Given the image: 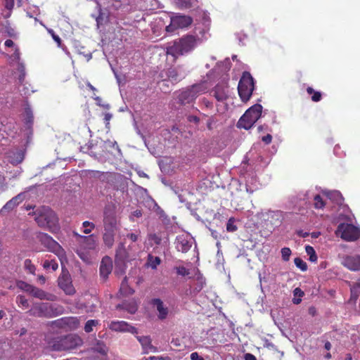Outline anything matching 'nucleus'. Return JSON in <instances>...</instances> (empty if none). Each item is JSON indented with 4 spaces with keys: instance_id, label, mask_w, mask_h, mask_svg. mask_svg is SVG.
Wrapping results in <instances>:
<instances>
[{
    "instance_id": "1",
    "label": "nucleus",
    "mask_w": 360,
    "mask_h": 360,
    "mask_svg": "<svg viewBox=\"0 0 360 360\" xmlns=\"http://www.w3.org/2000/svg\"><path fill=\"white\" fill-rule=\"evenodd\" d=\"M200 43L201 39L197 35L186 34L169 45L166 52L167 54L177 58L193 51Z\"/></svg>"
},
{
    "instance_id": "2",
    "label": "nucleus",
    "mask_w": 360,
    "mask_h": 360,
    "mask_svg": "<svg viewBox=\"0 0 360 360\" xmlns=\"http://www.w3.org/2000/svg\"><path fill=\"white\" fill-rule=\"evenodd\" d=\"M103 214L104 232L103 240L105 246L111 248L114 245L115 236L117 230L115 207L113 205L105 206Z\"/></svg>"
},
{
    "instance_id": "3",
    "label": "nucleus",
    "mask_w": 360,
    "mask_h": 360,
    "mask_svg": "<svg viewBox=\"0 0 360 360\" xmlns=\"http://www.w3.org/2000/svg\"><path fill=\"white\" fill-rule=\"evenodd\" d=\"M83 344L82 339L74 334L57 337L48 342V346L52 351L62 352L75 349Z\"/></svg>"
},
{
    "instance_id": "4",
    "label": "nucleus",
    "mask_w": 360,
    "mask_h": 360,
    "mask_svg": "<svg viewBox=\"0 0 360 360\" xmlns=\"http://www.w3.org/2000/svg\"><path fill=\"white\" fill-rule=\"evenodd\" d=\"M35 221L37 224L44 228L54 231L58 229V217L56 213L49 207H43L35 212Z\"/></svg>"
},
{
    "instance_id": "5",
    "label": "nucleus",
    "mask_w": 360,
    "mask_h": 360,
    "mask_svg": "<svg viewBox=\"0 0 360 360\" xmlns=\"http://www.w3.org/2000/svg\"><path fill=\"white\" fill-rule=\"evenodd\" d=\"M262 112V106L260 104L252 105L247 110L244 115L239 119L238 127L245 129H250L259 119Z\"/></svg>"
},
{
    "instance_id": "6",
    "label": "nucleus",
    "mask_w": 360,
    "mask_h": 360,
    "mask_svg": "<svg viewBox=\"0 0 360 360\" xmlns=\"http://www.w3.org/2000/svg\"><path fill=\"white\" fill-rule=\"evenodd\" d=\"M255 89L254 79L249 72H244L238 86V95L243 102L250 100Z\"/></svg>"
},
{
    "instance_id": "7",
    "label": "nucleus",
    "mask_w": 360,
    "mask_h": 360,
    "mask_svg": "<svg viewBox=\"0 0 360 360\" xmlns=\"http://www.w3.org/2000/svg\"><path fill=\"white\" fill-rule=\"evenodd\" d=\"M193 18L181 13H175L170 17V23L165 27L167 32L173 33L179 29H187L193 23Z\"/></svg>"
},
{
    "instance_id": "8",
    "label": "nucleus",
    "mask_w": 360,
    "mask_h": 360,
    "mask_svg": "<svg viewBox=\"0 0 360 360\" xmlns=\"http://www.w3.org/2000/svg\"><path fill=\"white\" fill-rule=\"evenodd\" d=\"M207 90L203 84H195L191 87L182 91L178 96L179 101L181 104L185 105L192 103L195 98Z\"/></svg>"
},
{
    "instance_id": "9",
    "label": "nucleus",
    "mask_w": 360,
    "mask_h": 360,
    "mask_svg": "<svg viewBox=\"0 0 360 360\" xmlns=\"http://www.w3.org/2000/svg\"><path fill=\"white\" fill-rule=\"evenodd\" d=\"M335 234L345 241H356L360 238V228L351 224L341 223L338 225Z\"/></svg>"
},
{
    "instance_id": "10",
    "label": "nucleus",
    "mask_w": 360,
    "mask_h": 360,
    "mask_svg": "<svg viewBox=\"0 0 360 360\" xmlns=\"http://www.w3.org/2000/svg\"><path fill=\"white\" fill-rule=\"evenodd\" d=\"M28 313L36 317L51 318L55 315L53 306L45 302L34 305Z\"/></svg>"
},
{
    "instance_id": "11",
    "label": "nucleus",
    "mask_w": 360,
    "mask_h": 360,
    "mask_svg": "<svg viewBox=\"0 0 360 360\" xmlns=\"http://www.w3.org/2000/svg\"><path fill=\"white\" fill-rule=\"evenodd\" d=\"M58 285L68 295H72L75 293L70 274L67 270H62V273L58 278Z\"/></svg>"
},
{
    "instance_id": "12",
    "label": "nucleus",
    "mask_w": 360,
    "mask_h": 360,
    "mask_svg": "<svg viewBox=\"0 0 360 360\" xmlns=\"http://www.w3.org/2000/svg\"><path fill=\"white\" fill-rule=\"evenodd\" d=\"M39 241L50 252H58L61 250V246L51 236L45 233H39L37 236Z\"/></svg>"
},
{
    "instance_id": "13",
    "label": "nucleus",
    "mask_w": 360,
    "mask_h": 360,
    "mask_svg": "<svg viewBox=\"0 0 360 360\" xmlns=\"http://www.w3.org/2000/svg\"><path fill=\"white\" fill-rule=\"evenodd\" d=\"M211 92L218 101H226L229 98V84L226 82L219 83L212 89Z\"/></svg>"
},
{
    "instance_id": "14",
    "label": "nucleus",
    "mask_w": 360,
    "mask_h": 360,
    "mask_svg": "<svg viewBox=\"0 0 360 360\" xmlns=\"http://www.w3.org/2000/svg\"><path fill=\"white\" fill-rule=\"evenodd\" d=\"M110 329L118 332H128L132 334L137 333V329L126 321H112L109 326Z\"/></svg>"
},
{
    "instance_id": "15",
    "label": "nucleus",
    "mask_w": 360,
    "mask_h": 360,
    "mask_svg": "<svg viewBox=\"0 0 360 360\" xmlns=\"http://www.w3.org/2000/svg\"><path fill=\"white\" fill-rule=\"evenodd\" d=\"M75 236L79 239V243L82 244L84 249L94 250L96 248V240L94 235L91 234L87 236H82L76 232H73Z\"/></svg>"
},
{
    "instance_id": "16",
    "label": "nucleus",
    "mask_w": 360,
    "mask_h": 360,
    "mask_svg": "<svg viewBox=\"0 0 360 360\" xmlns=\"http://www.w3.org/2000/svg\"><path fill=\"white\" fill-rule=\"evenodd\" d=\"M112 269V262L111 259L106 256L104 257L101 262L99 271H100V276L104 281H105L109 274L111 273Z\"/></svg>"
},
{
    "instance_id": "17",
    "label": "nucleus",
    "mask_w": 360,
    "mask_h": 360,
    "mask_svg": "<svg viewBox=\"0 0 360 360\" xmlns=\"http://www.w3.org/2000/svg\"><path fill=\"white\" fill-rule=\"evenodd\" d=\"M30 294L39 300H45L49 301H56L57 300V297L55 295L48 293L44 290L35 286H33Z\"/></svg>"
},
{
    "instance_id": "18",
    "label": "nucleus",
    "mask_w": 360,
    "mask_h": 360,
    "mask_svg": "<svg viewBox=\"0 0 360 360\" xmlns=\"http://www.w3.org/2000/svg\"><path fill=\"white\" fill-rule=\"evenodd\" d=\"M343 264L347 269L352 271L360 270V256H347L343 262Z\"/></svg>"
},
{
    "instance_id": "19",
    "label": "nucleus",
    "mask_w": 360,
    "mask_h": 360,
    "mask_svg": "<svg viewBox=\"0 0 360 360\" xmlns=\"http://www.w3.org/2000/svg\"><path fill=\"white\" fill-rule=\"evenodd\" d=\"M136 339L142 346L143 353L156 352L157 347L152 345L151 339L149 336H136Z\"/></svg>"
},
{
    "instance_id": "20",
    "label": "nucleus",
    "mask_w": 360,
    "mask_h": 360,
    "mask_svg": "<svg viewBox=\"0 0 360 360\" xmlns=\"http://www.w3.org/2000/svg\"><path fill=\"white\" fill-rule=\"evenodd\" d=\"M151 304L156 306L157 310L159 313L158 318L161 320L166 319L168 314L167 307H165L162 301L159 298L152 300Z\"/></svg>"
},
{
    "instance_id": "21",
    "label": "nucleus",
    "mask_w": 360,
    "mask_h": 360,
    "mask_svg": "<svg viewBox=\"0 0 360 360\" xmlns=\"http://www.w3.org/2000/svg\"><path fill=\"white\" fill-rule=\"evenodd\" d=\"M117 309H124L129 313L135 314L138 309V304L136 300H132L130 301H125L122 304H119L116 306Z\"/></svg>"
},
{
    "instance_id": "22",
    "label": "nucleus",
    "mask_w": 360,
    "mask_h": 360,
    "mask_svg": "<svg viewBox=\"0 0 360 360\" xmlns=\"http://www.w3.org/2000/svg\"><path fill=\"white\" fill-rule=\"evenodd\" d=\"M176 6L181 10H188L198 8V0H176Z\"/></svg>"
},
{
    "instance_id": "23",
    "label": "nucleus",
    "mask_w": 360,
    "mask_h": 360,
    "mask_svg": "<svg viewBox=\"0 0 360 360\" xmlns=\"http://www.w3.org/2000/svg\"><path fill=\"white\" fill-rule=\"evenodd\" d=\"M326 195L328 198L333 202L336 205H342L344 201V198L341 194V193L338 191H330L326 193Z\"/></svg>"
},
{
    "instance_id": "24",
    "label": "nucleus",
    "mask_w": 360,
    "mask_h": 360,
    "mask_svg": "<svg viewBox=\"0 0 360 360\" xmlns=\"http://www.w3.org/2000/svg\"><path fill=\"white\" fill-rule=\"evenodd\" d=\"M191 248V243L184 237H178L176 241V248L178 251L182 252H188Z\"/></svg>"
},
{
    "instance_id": "25",
    "label": "nucleus",
    "mask_w": 360,
    "mask_h": 360,
    "mask_svg": "<svg viewBox=\"0 0 360 360\" xmlns=\"http://www.w3.org/2000/svg\"><path fill=\"white\" fill-rule=\"evenodd\" d=\"M120 293L124 296L131 295L134 293V290L132 289L129 285L127 281V277L125 276L122 281L120 288Z\"/></svg>"
},
{
    "instance_id": "26",
    "label": "nucleus",
    "mask_w": 360,
    "mask_h": 360,
    "mask_svg": "<svg viewBox=\"0 0 360 360\" xmlns=\"http://www.w3.org/2000/svg\"><path fill=\"white\" fill-rule=\"evenodd\" d=\"M103 148L111 154L114 153L115 151L120 153V149L115 141L107 140L104 141Z\"/></svg>"
},
{
    "instance_id": "27",
    "label": "nucleus",
    "mask_w": 360,
    "mask_h": 360,
    "mask_svg": "<svg viewBox=\"0 0 360 360\" xmlns=\"http://www.w3.org/2000/svg\"><path fill=\"white\" fill-rule=\"evenodd\" d=\"M64 325L68 326L71 330L77 329L79 326V321L76 317H68L63 319Z\"/></svg>"
},
{
    "instance_id": "28",
    "label": "nucleus",
    "mask_w": 360,
    "mask_h": 360,
    "mask_svg": "<svg viewBox=\"0 0 360 360\" xmlns=\"http://www.w3.org/2000/svg\"><path fill=\"white\" fill-rule=\"evenodd\" d=\"M161 263V259L159 257H155L151 254L148 255L146 265L153 269H156L157 266Z\"/></svg>"
},
{
    "instance_id": "29",
    "label": "nucleus",
    "mask_w": 360,
    "mask_h": 360,
    "mask_svg": "<svg viewBox=\"0 0 360 360\" xmlns=\"http://www.w3.org/2000/svg\"><path fill=\"white\" fill-rule=\"evenodd\" d=\"M34 122V116L32 110L30 108L25 109V123L28 128H31Z\"/></svg>"
},
{
    "instance_id": "30",
    "label": "nucleus",
    "mask_w": 360,
    "mask_h": 360,
    "mask_svg": "<svg viewBox=\"0 0 360 360\" xmlns=\"http://www.w3.org/2000/svg\"><path fill=\"white\" fill-rule=\"evenodd\" d=\"M307 92L308 94L312 95L311 100L314 102H319L321 100V98H322L321 93L320 91H314V89L312 87L308 86L307 88Z\"/></svg>"
},
{
    "instance_id": "31",
    "label": "nucleus",
    "mask_w": 360,
    "mask_h": 360,
    "mask_svg": "<svg viewBox=\"0 0 360 360\" xmlns=\"http://www.w3.org/2000/svg\"><path fill=\"white\" fill-rule=\"evenodd\" d=\"M94 352H98L99 354L105 356L108 352V348L106 345L101 341H98L96 345L93 348Z\"/></svg>"
},
{
    "instance_id": "32",
    "label": "nucleus",
    "mask_w": 360,
    "mask_h": 360,
    "mask_svg": "<svg viewBox=\"0 0 360 360\" xmlns=\"http://www.w3.org/2000/svg\"><path fill=\"white\" fill-rule=\"evenodd\" d=\"M19 200H20V195H18L17 196L13 198L11 200L8 201L6 205L4 206V209H13L16 207L19 203Z\"/></svg>"
},
{
    "instance_id": "33",
    "label": "nucleus",
    "mask_w": 360,
    "mask_h": 360,
    "mask_svg": "<svg viewBox=\"0 0 360 360\" xmlns=\"http://www.w3.org/2000/svg\"><path fill=\"white\" fill-rule=\"evenodd\" d=\"M305 250L307 254L309 256V260L313 262H316L317 256L314 248L310 245H307Z\"/></svg>"
},
{
    "instance_id": "34",
    "label": "nucleus",
    "mask_w": 360,
    "mask_h": 360,
    "mask_svg": "<svg viewBox=\"0 0 360 360\" xmlns=\"http://www.w3.org/2000/svg\"><path fill=\"white\" fill-rule=\"evenodd\" d=\"M98 324V321L91 319L86 321L84 326V330L86 333H91L93 331V328Z\"/></svg>"
},
{
    "instance_id": "35",
    "label": "nucleus",
    "mask_w": 360,
    "mask_h": 360,
    "mask_svg": "<svg viewBox=\"0 0 360 360\" xmlns=\"http://www.w3.org/2000/svg\"><path fill=\"white\" fill-rule=\"evenodd\" d=\"M82 226L84 227L83 233L85 234L90 233L95 229V224L89 221H84Z\"/></svg>"
},
{
    "instance_id": "36",
    "label": "nucleus",
    "mask_w": 360,
    "mask_h": 360,
    "mask_svg": "<svg viewBox=\"0 0 360 360\" xmlns=\"http://www.w3.org/2000/svg\"><path fill=\"white\" fill-rule=\"evenodd\" d=\"M43 267L46 269L51 268L53 271H56L58 268V262L56 260H46L44 262Z\"/></svg>"
},
{
    "instance_id": "37",
    "label": "nucleus",
    "mask_w": 360,
    "mask_h": 360,
    "mask_svg": "<svg viewBox=\"0 0 360 360\" xmlns=\"http://www.w3.org/2000/svg\"><path fill=\"white\" fill-rule=\"evenodd\" d=\"M294 263L296 266L300 269L302 271H304L307 269V264L305 262H304L301 258L296 257L294 259Z\"/></svg>"
},
{
    "instance_id": "38",
    "label": "nucleus",
    "mask_w": 360,
    "mask_h": 360,
    "mask_svg": "<svg viewBox=\"0 0 360 360\" xmlns=\"http://www.w3.org/2000/svg\"><path fill=\"white\" fill-rule=\"evenodd\" d=\"M24 267L30 274H34L36 268H35V266L32 263V261L30 259H27L25 260Z\"/></svg>"
},
{
    "instance_id": "39",
    "label": "nucleus",
    "mask_w": 360,
    "mask_h": 360,
    "mask_svg": "<svg viewBox=\"0 0 360 360\" xmlns=\"http://www.w3.org/2000/svg\"><path fill=\"white\" fill-rule=\"evenodd\" d=\"M314 207L316 209H321L324 207L325 202H323L321 196L320 195H316L314 196Z\"/></svg>"
},
{
    "instance_id": "40",
    "label": "nucleus",
    "mask_w": 360,
    "mask_h": 360,
    "mask_svg": "<svg viewBox=\"0 0 360 360\" xmlns=\"http://www.w3.org/2000/svg\"><path fill=\"white\" fill-rule=\"evenodd\" d=\"M237 226L235 225V219L233 217L230 218L226 224V230L229 232H234L237 230Z\"/></svg>"
},
{
    "instance_id": "41",
    "label": "nucleus",
    "mask_w": 360,
    "mask_h": 360,
    "mask_svg": "<svg viewBox=\"0 0 360 360\" xmlns=\"http://www.w3.org/2000/svg\"><path fill=\"white\" fill-rule=\"evenodd\" d=\"M167 76L172 82H177L180 80L178 76V73L175 69L169 70L168 71Z\"/></svg>"
},
{
    "instance_id": "42",
    "label": "nucleus",
    "mask_w": 360,
    "mask_h": 360,
    "mask_svg": "<svg viewBox=\"0 0 360 360\" xmlns=\"http://www.w3.org/2000/svg\"><path fill=\"white\" fill-rule=\"evenodd\" d=\"M175 269H176V274L178 275H180V276H188V275L190 274L189 270L187 269L184 266H176V267H175Z\"/></svg>"
},
{
    "instance_id": "43",
    "label": "nucleus",
    "mask_w": 360,
    "mask_h": 360,
    "mask_svg": "<svg viewBox=\"0 0 360 360\" xmlns=\"http://www.w3.org/2000/svg\"><path fill=\"white\" fill-rule=\"evenodd\" d=\"M291 250L289 248H283L281 249V256L283 260L287 262L290 259Z\"/></svg>"
},
{
    "instance_id": "44",
    "label": "nucleus",
    "mask_w": 360,
    "mask_h": 360,
    "mask_svg": "<svg viewBox=\"0 0 360 360\" xmlns=\"http://www.w3.org/2000/svg\"><path fill=\"white\" fill-rule=\"evenodd\" d=\"M18 285L20 288H21L22 290H23L24 291H25L28 293H30V292L34 286V285L27 283L24 281H20Z\"/></svg>"
},
{
    "instance_id": "45",
    "label": "nucleus",
    "mask_w": 360,
    "mask_h": 360,
    "mask_svg": "<svg viewBox=\"0 0 360 360\" xmlns=\"http://www.w3.org/2000/svg\"><path fill=\"white\" fill-rule=\"evenodd\" d=\"M148 240L153 241L155 245H160L162 242V237L157 233H151L148 236Z\"/></svg>"
},
{
    "instance_id": "46",
    "label": "nucleus",
    "mask_w": 360,
    "mask_h": 360,
    "mask_svg": "<svg viewBox=\"0 0 360 360\" xmlns=\"http://www.w3.org/2000/svg\"><path fill=\"white\" fill-rule=\"evenodd\" d=\"M17 302L20 304L24 307L25 308H27L29 307V303L27 300L25 298V296L22 295H18L17 297Z\"/></svg>"
},
{
    "instance_id": "47",
    "label": "nucleus",
    "mask_w": 360,
    "mask_h": 360,
    "mask_svg": "<svg viewBox=\"0 0 360 360\" xmlns=\"http://www.w3.org/2000/svg\"><path fill=\"white\" fill-rule=\"evenodd\" d=\"M112 115L109 112H106L104 114L103 120L105 123V128L108 130H110V121L112 119Z\"/></svg>"
},
{
    "instance_id": "48",
    "label": "nucleus",
    "mask_w": 360,
    "mask_h": 360,
    "mask_svg": "<svg viewBox=\"0 0 360 360\" xmlns=\"http://www.w3.org/2000/svg\"><path fill=\"white\" fill-rule=\"evenodd\" d=\"M202 103L207 108H213V103L212 102L208 101L207 98H203L201 101Z\"/></svg>"
},
{
    "instance_id": "49",
    "label": "nucleus",
    "mask_w": 360,
    "mask_h": 360,
    "mask_svg": "<svg viewBox=\"0 0 360 360\" xmlns=\"http://www.w3.org/2000/svg\"><path fill=\"white\" fill-rule=\"evenodd\" d=\"M293 294L295 297H302L304 296V292L299 288H296L294 290H293Z\"/></svg>"
},
{
    "instance_id": "50",
    "label": "nucleus",
    "mask_w": 360,
    "mask_h": 360,
    "mask_svg": "<svg viewBox=\"0 0 360 360\" xmlns=\"http://www.w3.org/2000/svg\"><path fill=\"white\" fill-rule=\"evenodd\" d=\"M262 140L265 144H269L272 141V136L271 134H267L262 138Z\"/></svg>"
},
{
    "instance_id": "51",
    "label": "nucleus",
    "mask_w": 360,
    "mask_h": 360,
    "mask_svg": "<svg viewBox=\"0 0 360 360\" xmlns=\"http://www.w3.org/2000/svg\"><path fill=\"white\" fill-rule=\"evenodd\" d=\"M5 1V7L11 10L14 6V0H4Z\"/></svg>"
},
{
    "instance_id": "52",
    "label": "nucleus",
    "mask_w": 360,
    "mask_h": 360,
    "mask_svg": "<svg viewBox=\"0 0 360 360\" xmlns=\"http://www.w3.org/2000/svg\"><path fill=\"white\" fill-rule=\"evenodd\" d=\"M127 237L129 238L132 242H136L139 238V235L134 233H130L127 235Z\"/></svg>"
},
{
    "instance_id": "53",
    "label": "nucleus",
    "mask_w": 360,
    "mask_h": 360,
    "mask_svg": "<svg viewBox=\"0 0 360 360\" xmlns=\"http://www.w3.org/2000/svg\"><path fill=\"white\" fill-rule=\"evenodd\" d=\"M145 360H170L169 357H162V356H149L145 359Z\"/></svg>"
},
{
    "instance_id": "54",
    "label": "nucleus",
    "mask_w": 360,
    "mask_h": 360,
    "mask_svg": "<svg viewBox=\"0 0 360 360\" xmlns=\"http://www.w3.org/2000/svg\"><path fill=\"white\" fill-rule=\"evenodd\" d=\"M191 360H204V359L200 356L198 352H193L191 354Z\"/></svg>"
},
{
    "instance_id": "55",
    "label": "nucleus",
    "mask_w": 360,
    "mask_h": 360,
    "mask_svg": "<svg viewBox=\"0 0 360 360\" xmlns=\"http://www.w3.org/2000/svg\"><path fill=\"white\" fill-rule=\"evenodd\" d=\"M188 120L191 122H194L195 124H198L200 122V118L195 115H190L188 117Z\"/></svg>"
},
{
    "instance_id": "56",
    "label": "nucleus",
    "mask_w": 360,
    "mask_h": 360,
    "mask_svg": "<svg viewBox=\"0 0 360 360\" xmlns=\"http://www.w3.org/2000/svg\"><path fill=\"white\" fill-rule=\"evenodd\" d=\"M244 359L245 360H257L256 357L250 353L245 354L244 355Z\"/></svg>"
},
{
    "instance_id": "57",
    "label": "nucleus",
    "mask_w": 360,
    "mask_h": 360,
    "mask_svg": "<svg viewBox=\"0 0 360 360\" xmlns=\"http://www.w3.org/2000/svg\"><path fill=\"white\" fill-rule=\"evenodd\" d=\"M213 123H214V120L212 117H210L207 122V127L209 130H212L213 129Z\"/></svg>"
},
{
    "instance_id": "58",
    "label": "nucleus",
    "mask_w": 360,
    "mask_h": 360,
    "mask_svg": "<svg viewBox=\"0 0 360 360\" xmlns=\"http://www.w3.org/2000/svg\"><path fill=\"white\" fill-rule=\"evenodd\" d=\"M53 39L57 43V45L58 47H61L62 46V40L59 37L58 35L53 36Z\"/></svg>"
},
{
    "instance_id": "59",
    "label": "nucleus",
    "mask_w": 360,
    "mask_h": 360,
    "mask_svg": "<svg viewBox=\"0 0 360 360\" xmlns=\"http://www.w3.org/2000/svg\"><path fill=\"white\" fill-rule=\"evenodd\" d=\"M308 311H309V314L311 316H316V307H310L309 308Z\"/></svg>"
},
{
    "instance_id": "60",
    "label": "nucleus",
    "mask_w": 360,
    "mask_h": 360,
    "mask_svg": "<svg viewBox=\"0 0 360 360\" xmlns=\"http://www.w3.org/2000/svg\"><path fill=\"white\" fill-rule=\"evenodd\" d=\"M20 50L18 48H15L14 53H13V57L16 60H20Z\"/></svg>"
},
{
    "instance_id": "61",
    "label": "nucleus",
    "mask_w": 360,
    "mask_h": 360,
    "mask_svg": "<svg viewBox=\"0 0 360 360\" xmlns=\"http://www.w3.org/2000/svg\"><path fill=\"white\" fill-rule=\"evenodd\" d=\"M4 45L6 47H12L14 46V43L11 39H7V40H6V41L4 43Z\"/></svg>"
},
{
    "instance_id": "62",
    "label": "nucleus",
    "mask_w": 360,
    "mask_h": 360,
    "mask_svg": "<svg viewBox=\"0 0 360 360\" xmlns=\"http://www.w3.org/2000/svg\"><path fill=\"white\" fill-rule=\"evenodd\" d=\"M133 215L136 217H140L142 216V212L141 210H136L133 212Z\"/></svg>"
},
{
    "instance_id": "63",
    "label": "nucleus",
    "mask_w": 360,
    "mask_h": 360,
    "mask_svg": "<svg viewBox=\"0 0 360 360\" xmlns=\"http://www.w3.org/2000/svg\"><path fill=\"white\" fill-rule=\"evenodd\" d=\"M324 348L326 349V350H330L331 349V344L330 342L327 341L326 343H325V345H324Z\"/></svg>"
},
{
    "instance_id": "64",
    "label": "nucleus",
    "mask_w": 360,
    "mask_h": 360,
    "mask_svg": "<svg viewBox=\"0 0 360 360\" xmlns=\"http://www.w3.org/2000/svg\"><path fill=\"white\" fill-rule=\"evenodd\" d=\"M301 301H302V300H301L300 297H299L297 299L294 298L293 300H292L293 303L295 304H300L301 302Z\"/></svg>"
}]
</instances>
